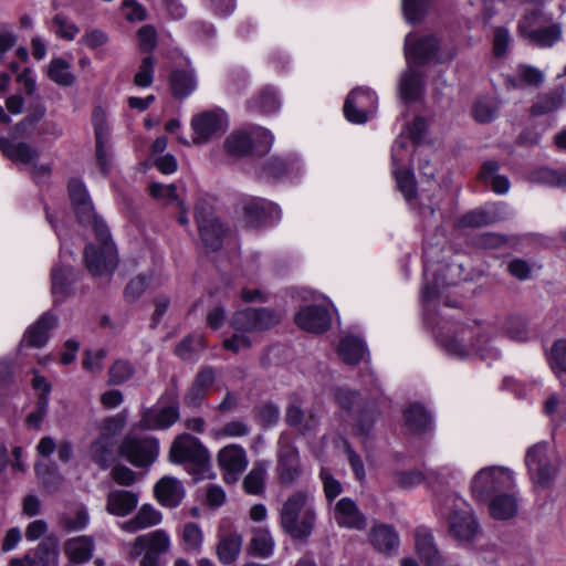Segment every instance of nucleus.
Returning a JSON list of instances; mask_svg holds the SVG:
<instances>
[{
    "mask_svg": "<svg viewBox=\"0 0 566 566\" xmlns=\"http://www.w3.org/2000/svg\"><path fill=\"white\" fill-rule=\"evenodd\" d=\"M70 199L80 223L92 226L98 247L88 244L84 251L85 265L94 276L109 275L117 266V252L111 239L109 230L95 210L88 191L78 179L69 182Z\"/></svg>",
    "mask_w": 566,
    "mask_h": 566,
    "instance_id": "f257e3e1",
    "label": "nucleus"
},
{
    "mask_svg": "<svg viewBox=\"0 0 566 566\" xmlns=\"http://www.w3.org/2000/svg\"><path fill=\"white\" fill-rule=\"evenodd\" d=\"M433 334L439 346L454 358L479 357L491 363L501 356L500 350L490 343V339L485 337L482 328L476 323L458 326L452 331L448 329L447 333L433 328Z\"/></svg>",
    "mask_w": 566,
    "mask_h": 566,
    "instance_id": "f03ea898",
    "label": "nucleus"
},
{
    "mask_svg": "<svg viewBox=\"0 0 566 566\" xmlns=\"http://www.w3.org/2000/svg\"><path fill=\"white\" fill-rule=\"evenodd\" d=\"M461 272L462 268L457 263L424 261L421 305L426 324L432 325V312L438 300L442 298L443 303L450 307L460 306V300H451L444 293L449 287H453L460 282Z\"/></svg>",
    "mask_w": 566,
    "mask_h": 566,
    "instance_id": "7ed1b4c3",
    "label": "nucleus"
},
{
    "mask_svg": "<svg viewBox=\"0 0 566 566\" xmlns=\"http://www.w3.org/2000/svg\"><path fill=\"white\" fill-rule=\"evenodd\" d=\"M315 499L310 490L292 493L280 510V525L294 539H307L316 525Z\"/></svg>",
    "mask_w": 566,
    "mask_h": 566,
    "instance_id": "20e7f679",
    "label": "nucleus"
},
{
    "mask_svg": "<svg viewBox=\"0 0 566 566\" xmlns=\"http://www.w3.org/2000/svg\"><path fill=\"white\" fill-rule=\"evenodd\" d=\"M440 514L446 517L449 535L460 546H469L480 532V525L470 503L450 493L438 500Z\"/></svg>",
    "mask_w": 566,
    "mask_h": 566,
    "instance_id": "39448f33",
    "label": "nucleus"
},
{
    "mask_svg": "<svg viewBox=\"0 0 566 566\" xmlns=\"http://www.w3.org/2000/svg\"><path fill=\"white\" fill-rule=\"evenodd\" d=\"M517 33L531 45L551 49L563 39L562 24L541 9L527 11L517 23Z\"/></svg>",
    "mask_w": 566,
    "mask_h": 566,
    "instance_id": "423d86ee",
    "label": "nucleus"
},
{
    "mask_svg": "<svg viewBox=\"0 0 566 566\" xmlns=\"http://www.w3.org/2000/svg\"><path fill=\"white\" fill-rule=\"evenodd\" d=\"M515 488L514 471L503 465L482 468L470 482V493L479 502H486L494 495L504 491H513Z\"/></svg>",
    "mask_w": 566,
    "mask_h": 566,
    "instance_id": "0eeeda50",
    "label": "nucleus"
},
{
    "mask_svg": "<svg viewBox=\"0 0 566 566\" xmlns=\"http://www.w3.org/2000/svg\"><path fill=\"white\" fill-rule=\"evenodd\" d=\"M405 59L408 65L418 66L428 63H444L455 56L454 50L442 51L440 39L432 33H408L403 45Z\"/></svg>",
    "mask_w": 566,
    "mask_h": 566,
    "instance_id": "6e6552de",
    "label": "nucleus"
},
{
    "mask_svg": "<svg viewBox=\"0 0 566 566\" xmlns=\"http://www.w3.org/2000/svg\"><path fill=\"white\" fill-rule=\"evenodd\" d=\"M46 219L60 241H62L61 229L48 211ZM71 259H73L72 251L66 248L64 242H61L60 260L51 271V291L55 303L63 302L67 296L74 293L73 285L77 280V273L70 262Z\"/></svg>",
    "mask_w": 566,
    "mask_h": 566,
    "instance_id": "1a4fd4ad",
    "label": "nucleus"
},
{
    "mask_svg": "<svg viewBox=\"0 0 566 566\" xmlns=\"http://www.w3.org/2000/svg\"><path fill=\"white\" fill-rule=\"evenodd\" d=\"M524 461L535 489L546 490L553 484L558 469L547 442L531 446L526 450Z\"/></svg>",
    "mask_w": 566,
    "mask_h": 566,
    "instance_id": "9d476101",
    "label": "nucleus"
},
{
    "mask_svg": "<svg viewBox=\"0 0 566 566\" xmlns=\"http://www.w3.org/2000/svg\"><path fill=\"white\" fill-rule=\"evenodd\" d=\"M274 142L273 134L263 127L251 126L249 129H239L231 133L224 147L229 155L234 157H244L255 150L258 154L270 151Z\"/></svg>",
    "mask_w": 566,
    "mask_h": 566,
    "instance_id": "9b49d317",
    "label": "nucleus"
},
{
    "mask_svg": "<svg viewBox=\"0 0 566 566\" xmlns=\"http://www.w3.org/2000/svg\"><path fill=\"white\" fill-rule=\"evenodd\" d=\"M195 217L203 245L211 251L219 250L228 238V228L213 214V207L209 198L198 199L195 207Z\"/></svg>",
    "mask_w": 566,
    "mask_h": 566,
    "instance_id": "f8f14e48",
    "label": "nucleus"
},
{
    "mask_svg": "<svg viewBox=\"0 0 566 566\" xmlns=\"http://www.w3.org/2000/svg\"><path fill=\"white\" fill-rule=\"evenodd\" d=\"M159 453V442L150 436L128 433L119 446V454L135 467L153 464Z\"/></svg>",
    "mask_w": 566,
    "mask_h": 566,
    "instance_id": "ddd939ff",
    "label": "nucleus"
},
{
    "mask_svg": "<svg viewBox=\"0 0 566 566\" xmlns=\"http://www.w3.org/2000/svg\"><path fill=\"white\" fill-rule=\"evenodd\" d=\"M335 398L338 405L347 412L348 419L353 426V433L361 439H367L371 432L375 416L368 408L358 407V394L349 389L339 388L336 390Z\"/></svg>",
    "mask_w": 566,
    "mask_h": 566,
    "instance_id": "4468645a",
    "label": "nucleus"
},
{
    "mask_svg": "<svg viewBox=\"0 0 566 566\" xmlns=\"http://www.w3.org/2000/svg\"><path fill=\"white\" fill-rule=\"evenodd\" d=\"M170 538L163 530H156L136 537L130 552L132 557L143 555L139 566H163L159 555L167 552Z\"/></svg>",
    "mask_w": 566,
    "mask_h": 566,
    "instance_id": "2eb2a0df",
    "label": "nucleus"
},
{
    "mask_svg": "<svg viewBox=\"0 0 566 566\" xmlns=\"http://www.w3.org/2000/svg\"><path fill=\"white\" fill-rule=\"evenodd\" d=\"M377 107L376 93L367 87H357L348 94L343 111L348 122L364 124L376 113Z\"/></svg>",
    "mask_w": 566,
    "mask_h": 566,
    "instance_id": "dca6fc26",
    "label": "nucleus"
},
{
    "mask_svg": "<svg viewBox=\"0 0 566 566\" xmlns=\"http://www.w3.org/2000/svg\"><path fill=\"white\" fill-rule=\"evenodd\" d=\"M228 127V118L223 111H205L195 115L191 119L193 130V144L208 143L221 136Z\"/></svg>",
    "mask_w": 566,
    "mask_h": 566,
    "instance_id": "f3484780",
    "label": "nucleus"
},
{
    "mask_svg": "<svg viewBox=\"0 0 566 566\" xmlns=\"http://www.w3.org/2000/svg\"><path fill=\"white\" fill-rule=\"evenodd\" d=\"M243 221L249 228H262L281 219L277 205L263 198H250L242 205Z\"/></svg>",
    "mask_w": 566,
    "mask_h": 566,
    "instance_id": "a211bd4d",
    "label": "nucleus"
},
{
    "mask_svg": "<svg viewBox=\"0 0 566 566\" xmlns=\"http://www.w3.org/2000/svg\"><path fill=\"white\" fill-rule=\"evenodd\" d=\"M169 458L171 462L177 464L185 462L202 464L208 461L209 452L198 438L184 433L172 442Z\"/></svg>",
    "mask_w": 566,
    "mask_h": 566,
    "instance_id": "6ab92c4d",
    "label": "nucleus"
},
{
    "mask_svg": "<svg viewBox=\"0 0 566 566\" xmlns=\"http://www.w3.org/2000/svg\"><path fill=\"white\" fill-rule=\"evenodd\" d=\"M407 143L403 137L396 138L391 148L392 175L398 190L402 193L407 203L412 207L416 199V180L413 172L409 169H399L398 166L405 160L402 149Z\"/></svg>",
    "mask_w": 566,
    "mask_h": 566,
    "instance_id": "aec40b11",
    "label": "nucleus"
},
{
    "mask_svg": "<svg viewBox=\"0 0 566 566\" xmlns=\"http://www.w3.org/2000/svg\"><path fill=\"white\" fill-rule=\"evenodd\" d=\"M302 405L298 395L290 396L285 410V422L303 436L314 433L319 426V417L313 408L303 409Z\"/></svg>",
    "mask_w": 566,
    "mask_h": 566,
    "instance_id": "412c9836",
    "label": "nucleus"
},
{
    "mask_svg": "<svg viewBox=\"0 0 566 566\" xmlns=\"http://www.w3.org/2000/svg\"><path fill=\"white\" fill-rule=\"evenodd\" d=\"M277 444V474L284 484H293L301 475L297 448L284 436L280 437Z\"/></svg>",
    "mask_w": 566,
    "mask_h": 566,
    "instance_id": "4be33fe9",
    "label": "nucleus"
},
{
    "mask_svg": "<svg viewBox=\"0 0 566 566\" xmlns=\"http://www.w3.org/2000/svg\"><path fill=\"white\" fill-rule=\"evenodd\" d=\"M60 547L54 536L44 538L35 549L29 551L22 558H12L10 566H59Z\"/></svg>",
    "mask_w": 566,
    "mask_h": 566,
    "instance_id": "5701e85b",
    "label": "nucleus"
},
{
    "mask_svg": "<svg viewBox=\"0 0 566 566\" xmlns=\"http://www.w3.org/2000/svg\"><path fill=\"white\" fill-rule=\"evenodd\" d=\"M217 461L227 483H234L248 467L245 450L239 444H228L219 450Z\"/></svg>",
    "mask_w": 566,
    "mask_h": 566,
    "instance_id": "b1692460",
    "label": "nucleus"
},
{
    "mask_svg": "<svg viewBox=\"0 0 566 566\" xmlns=\"http://www.w3.org/2000/svg\"><path fill=\"white\" fill-rule=\"evenodd\" d=\"M296 325L310 333L326 332L332 323L331 311L324 305H308L302 307L295 315Z\"/></svg>",
    "mask_w": 566,
    "mask_h": 566,
    "instance_id": "393cba45",
    "label": "nucleus"
},
{
    "mask_svg": "<svg viewBox=\"0 0 566 566\" xmlns=\"http://www.w3.org/2000/svg\"><path fill=\"white\" fill-rule=\"evenodd\" d=\"M333 517L338 526L361 531L367 518L350 497H342L333 509Z\"/></svg>",
    "mask_w": 566,
    "mask_h": 566,
    "instance_id": "a878e982",
    "label": "nucleus"
},
{
    "mask_svg": "<svg viewBox=\"0 0 566 566\" xmlns=\"http://www.w3.org/2000/svg\"><path fill=\"white\" fill-rule=\"evenodd\" d=\"M401 99L406 103L418 101L424 92V77L416 64L406 65L398 83Z\"/></svg>",
    "mask_w": 566,
    "mask_h": 566,
    "instance_id": "bb28decb",
    "label": "nucleus"
},
{
    "mask_svg": "<svg viewBox=\"0 0 566 566\" xmlns=\"http://www.w3.org/2000/svg\"><path fill=\"white\" fill-rule=\"evenodd\" d=\"M505 208L504 203H494L471 210L460 218L459 226L480 228L495 223L504 218Z\"/></svg>",
    "mask_w": 566,
    "mask_h": 566,
    "instance_id": "cd10ccee",
    "label": "nucleus"
},
{
    "mask_svg": "<svg viewBox=\"0 0 566 566\" xmlns=\"http://www.w3.org/2000/svg\"><path fill=\"white\" fill-rule=\"evenodd\" d=\"M157 501L165 507H177L185 497V488L180 480L174 476H163L154 488Z\"/></svg>",
    "mask_w": 566,
    "mask_h": 566,
    "instance_id": "c85d7f7f",
    "label": "nucleus"
},
{
    "mask_svg": "<svg viewBox=\"0 0 566 566\" xmlns=\"http://www.w3.org/2000/svg\"><path fill=\"white\" fill-rule=\"evenodd\" d=\"M179 418V409L171 405L163 408H150L143 412L139 426L143 429H166Z\"/></svg>",
    "mask_w": 566,
    "mask_h": 566,
    "instance_id": "c756f323",
    "label": "nucleus"
},
{
    "mask_svg": "<svg viewBox=\"0 0 566 566\" xmlns=\"http://www.w3.org/2000/svg\"><path fill=\"white\" fill-rule=\"evenodd\" d=\"M94 548L95 542L87 535L69 538L63 545V552L71 565L87 563L93 556Z\"/></svg>",
    "mask_w": 566,
    "mask_h": 566,
    "instance_id": "7c9ffc66",
    "label": "nucleus"
},
{
    "mask_svg": "<svg viewBox=\"0 0 566 566\" xmlns=\"http://www.w3.org/2000/svg\"><path fill=\"white\" fill-rule=\"evenodd\" d=\"M369 542L377 552L386 555L397 553L400 544L399 535L387 524L374 525L369 532Z\"/></svg>",
    "mask_w": 566,
    "mask_h": 566,
    "instance_id": "2f4dec72",
    "label": "nucleus"
},
{
    "mask_svg": "<svg viewBox=\"0 0 566 566\" xmlns=\"http://www.w3.org/2000/svg\"><path fill=\"white\" fill-rule=\"evenodd\" d=\"M138 501V494L133 491L113 490L107 494L106 511L115 516H126L136 509Z\"/></svg>",
    "mask_w": 566,
    "mask_h": 566,
    "instance_id": "473e14b6",
    "label": "nucleus"
},
{
    "mask_svg": "<svg viewBox=\"0 0 566 566\" xmlns=\"http://www.w3.org/2000/svg\"><path fill=\"white\" fill-rule=\"evenodd\" d=\"M243 536L237 531H230L219 535L217 544V556L221 564L230 565L234 563L242 548Z\"/></svg>",
    "mask_w": 566,
    "mask_h": 566,
    "instance_id": "72a5a7b5",
    "label": "nucleus"
},
{
    "mask_svg": "<svg viewBox=\"0 0 566 566\" xmlns=\"http://www.w3.org/2000/svg\"><path fill=\"white\" fill-rule=\"evenodd\" d=\"M56 323V316L51 312H45L27 329L23 342H27V344L32 347L39 348L44 346L49 339V332Z\"/></svg>",
    "mask_w": 566,
    "mask_h": 566,
    "instance_id": "f704fd0d",
    "label": "nucleus"
},
{
    "mask_svg": "<svg viewBox=\"0 0 566 566\" xmlns=\"http://www.w3.org/2000/svg\"><path fill=\"white\" fill-rule=\"evenodd\" d=\"M415 545L421 560L428 566H439L440 555L434 544L432 533L426 527L415 531Z\"/></svg>",
    "mask_w": 566,
    "mask_h": 566,
    "instance_id": "c9c22d12",
    "label": "nucleus"
},
{
    "mask_svg": "<svg viewBox=\"0 0 566 566\" xmlns=\"http://www.w3.org/2000/svg\"><path fill=\"white\" fill-rule=\"evenodd\" d=\"M163 520L161 513L150 504H144L138 512L128 521L120 524L123 531L135 533L159 524Z\"/></svg>",
    "mask_w": 566,
    "mask_h": 566,
    "instance_id": "e433bc0d",
    "label": "nucleus"
},
{
    "mask_svg": "<svg viewBox=\"0 0 566 566\" xmlns=\"http://www.w3.org/2000/svg\"><path fill=\"white\" fill-rule=\"evenodd\" d=\"M170 88L172 95L177 98H186L191 95L197 86V77L195 70L189 69H177L171 72L169 77Z\"/></svg>",
    "mask_w": 566,
    "mask_h": 566,
    "instance_id": "4c0bfd02",
    "label": "nucleus"
},
{
    "mask_svg": "<svg viewBox=\"0 0 566 566\" xmlns=\"http://www.w3.org/2000/svg\"><path fill=\"white\" fill-rule=\"evenodd\" d=\"M510 492H501L486 501L489 502V511L493 518L505 521L512 518L517 513V500Z\"/></svg>",
    "mask_w": 566,
    "mask_h": 566,
    "instance_id": "58836bf2",
    "label": "nucleus"
},
{
    "mask_svg": "<svg viewBox=\"0 0 566 566\" xmlns=\"http://www.w3.org/2000/svg\"><path fill=\"white\" fill-rule=\"evenodd\" d=\"M337 353L339 358L348 365H356L361 361L368 350L364 340L356 336H345L340 339Z\"/></svg>",
    "mask_w": 566,
    "mask_h": 566,
    "instance_id": "ea45409f",
    "label": "nucleus"
},
{
    "mask_svg": "<svg viewBox=\"0 0 566 566\" xmlns=\"http://www.w3.org/2000/svg\"><path fill=\"white\" fill-rule=\"evenodd\" d=\"M275 542L268 528L256 527L252 531V537L248 546V554L260 558H269L273 555Z\"/></svg>",
    "mask_w": 566,
    "mask_h": 566,
    "instance_id": "a19ab883",
    "label": "nucleus"
},
{
    "mask_svg": "<svg viewBox=\"0 0 566 566\" xmlns=\"http://www.w3.org/2000/svg\"><path fill=\"white\" fill-rule=\"evenodd\" d=\"M281 101L277 93L272 87H264L256 96L251 98L248 103V108L252 112L270 115L279 111Z\"/></svg>",
    "mask_w": 566,
    "mask_h": 566,
    "instance_id": "79ce46f5",
    "label": "nucleus"
},
{
    "mask_svg": "<svg viewBox=\"0 0 566 566\" xmlns=\"http://www.w3.org/2000/svg\"><path fill=\"white\" fill-rule=\"evenodd\" d=\"M3 154L13 161L30 164L38 157V151L27 143H15L9 138L0 139Z\"/></svg>",
    "mask_w": 566,
    "mask_h": 566,
    "instance_id": "37998d69",
    "label": "nucleus"
},
{
    "mask_svg": "<svg viewBox=\"0 0 566 566\" xmlns=\"http://www.w3.org/2000/svg\"><path fill=\"white\" fill-rule=\"evenodd\" d=\"M18 392V387L12 378V364L7 359L0 360V413L8 406L9 400Z\"/></svg>",
    "mask_w": 566,
    "mask_h": 566,
    "instance_id": "c03bdc74",
    "label": "nucleus"
},
{
    "mask_svg": "<svg viewBox=\"0 0 566 566\" xmlns=\"http://www.w3.org/2000/svg\"><path fill=\"white\" fill-rule=\"evenodd\" d=\"M565 90L556 87L553 91L539 95L531 108L532 115L542 116L556 112L564 101Z\"/></svg>",
    "mask_w": 566,
    "mask_h": 566,
    "instance_id": "a18cd8bd",
    "label": "nucleus"
},
{
    "mask_svg": "<svg viewBox=\"0 0 566 566\" xmlns=\"http://www.w3.org/2000/svg\"><path fill=\"white\" fill-rule=\"evenodd\" d=\"M499 165L496 161H485L480 170L479 177L485 184H490L492 190L497 195H505L510 189V181L505 176L497 175Z\"/></svg>",
    "mask_w": 566,
    "mask_h": 566,
    "instance_id": "49530a36",
    "label": "nucleus"
},
{
    "mask_svg": "<svg viewBox=\"0 0 566 566\" xmlns=\"http://www.w3.org/2000/svg\"><path fill=\"white\" fill-rule=\"evenodd\" d=\"M405 424L410 432H421L431 423L430 413L419 403L410 405L403 412Z\"/></svg>",
    "mask_w": 566,
    "mask_h": 566,
    "instance_id": "de8ad7c7",
    "label": "nucleus"
},
{
    "mask_svg": "<svg viewBox=\"0 0 566 566\" xmlns=\"http://www.w3.org/2000/svg\"><path fill=\"white\" fill-rule=\"evenodd\" d=\"M290 175V165L280 157H270L258 169L256 176L262 180L274 181Z\"/></svg>",
    "mask_w": 566,
    "mask_h": 566,
    "instance_id": "09e8293b",
    "label": "nucleus"
},
{
    "mask_svg": "<svg viewBox=\"0 0 566 566\" xmlns=\"http://www.w3.org/2000/svg\"><path fill=\"white\" fill-rule=\"evenodd\" d=\"M503 329L511 339L516 342H526L531 338L527 319L521 315H509Z\"/></svg>",
    "mask_w": 566,
    "mask_h": 566,
    "instance_id": "8fccbe9b",
    "label": "nucleus"
},
{
    "mask_svg": "<svg viewBox=\"0 0 566 566\" xmlns=\"http://www.w3.org/2000/svg\"><path fill=\"white\" fill-rule=\"evenodd\" d=\"M48 76L51 81L61 86H71L75 82V76L71 72L70 64L63 59H53L50 62Z\"/></svg>",
    "mask_w": 566,
    "mask_h": 566,
    "instance_id": "3c124183",
    "label": "nucleus"
},
{
    "mask_svg": "<svg viewBox=\"0 0 566 566\" xmlns=\"http://www.w3.org/2000/svg\"><path fill=\"white\" fill-rule=\"evenodd\" d=\"M500 109L497 99L493 96L480 97L473 106V116L480 123L492 122Z\"/></svg>",
    "mask_w": 566,
    "mask_h": 566,
    "instance_id": "603ef678",
    "label": "nucleus"
},
{
    "mask_svg": "<svg viewBox=\"0 0 566 566\" xmlns=\"http://www.w3.org/2000/svg\"><path fill=\"white\" fill-rule=\"evenodd\" d=\"M114 448V441L97 437V439L91 444L90 453L95 463L102 469H106L112 460V452Z\"/></svg>",
    "mask_w": 566,
    "mask_h": 566,
    "instance_id": "864d4df0",
    "label": "nucleus"
},
{
    "mask_svg": "<svg viewBox=\"0 0 566 566\" xmlns=\"http://www.w3.org/2000/svg\"><path fill=\"white\" fill-rule=\"evenodd\" d=\"M266 465L263 462L254 463L251 471L244 478L243 488L249 494H260L264 489Z\"/></svg>",
    "mask_w": 566,
    "mask_h": 566,
    "instance_id": "5fc2aeb1",
    "label": "nucleus"
},
{
    "mask_svg": "<svg viewBox=\"0 0 566 566\" xmlns=\"http://www.w3.org/2000/svg\"><path fill=\"white\" fill-rule=\"evenodd\" d=\"M203 542V534L200 526L195 522L184 525L181 532V545L186 552H199Z\"/></svg>",
    "mask_w": 566,
    "mask_h": 566,
    "instance_id": "6e6d98bb",
    "label": "nucleus"
},
{
    "mask_svg": "<svg viewBox=\"0 0 566 566\" xmlns=\"http://www.w3.org/2000/svg\"><path fill=\"white\" fill-rule=\"evenodd\" d=\"M90 523V514L84 505L75 507L73 513H65L62 516L64 528L70 532H78L85 530Z\"/></svg>",
    "mask_w": 566,
    "mask_h": 566,
    "instance_id": "4d7b16f0",
    "label": "nucleus"
},
{
    "mask_svg": "<svg viewBox=\"0 0 566 566\" xmlns=\"http://www.w3.org/2000/svg\"><path fill=\"white\" fill-rule=\"evenodd\" d=\"M520 82L530 86H539L544 82V74L536 67L518 65L516 70V78H511L510 83L514 87H518Z\"/></svg>",
    "mask_w": 566,
    "mask_h": 566,
    "instance_id": "13d9d810",
    "label": "nucleus"
},
{
    "mask_svg": "<svg viewBox=\"0 0 566 566\" xmlns=\"http://www.w3.org/2000/svg\"><path fill=\"white\" fill-rule=\"evenodd\" d=\"M430 0H402V12L408 23H418L426 15Z\"/></svg>",
    "mask_w": 566,
    "mask_h": 566,
    "instance_id": "bf43d9fd",
    "label": "nucleus"
},
{
    "mask_svg": "<svg viewBox=\"0 0 566 566\" xmlns=\"http://www.w3.org/2000/svg\"><path fill=\"white\" fill-rule=\"evenodd\" d=\"M531 179L549 186L566 187V169L539 168L532 174Z\"/></svg>",
    "mask_w": 566,
    "mask_h": 566,
    "instance_id": "052dcab7",
    "label": "nucleus"
},
{
    "mask_svg": "<svg viewBox=\"0 0 566 566\" xmlns=\"http://www.w3.org/2000/svg\"><path fill=\"white\" fill-rule=\"evenodd\" d=\"M44 114L45 108L42 106L38 107L32 114L28 115L13 127V136L17 138L32 136L35 125L42 119Z\"/></svg>",
    "mask_w": 566,
    "mask_h": 566,
    "instance_id": "680f3d73",
    "label": "nucleus"
},
{
    "mask_svg": "<svg viewBox=\"0 0 566 566\" xmlns=\"http://www.w3.org/2000/svg\"><path fill=\"white\" fill-rule=\"evenodd\" d=\"M205 347V339L201 335H190L184 338L176 347L175 353L181 359H190Z\"/></svg>",
    "mask_w": 566,
    "mask_h": 566,
    "instance_id": "e2e57ef3",
    "label": "nucleus"
},
{
    "mask_svg": "<svg viewBox=\"0 0 566 566\" xmlns=\"http://www.w3.org/2000/svg\"><path fill=\"white\" fill-rule=\"evenodd\" d=\"M125 422L126 415L124 412L107 417L99 423L98 436L115 441L117 434L123 430Z\"/></svg>",
    "mask_w": 566,
    "mask_h": 566,
    "instance_id": "0e129e2a",
    "label": "nucleus"
},
{
    "mask_svg": "<svg viewBox=\"0 0 566 566\" xmlns=\"http://www.w3.org/2000/svg\"><path fill=\"white\" fill-rule=\"evenodd\" d=\"M35 471L43 486L50 492L56 491L60 488L62 476L56 469H51L46 463L38 462Z\"/></svg>",
    "mask_w": 566,
    "mask_h": 566,
    "instance_id": "69168bd1",
    "label": "nucleus"
},
{
    "mask_svg": "<svg viewBox=\"0 0 566 566\" xmlns=\"http://www.w3.org/2000/svg\"><path fill=\"white\" fill-rule=\"evenodd\" d=\"M548 363L557 376L560 373H566V339H558L554 343L548 356Z\"/></svg>",
    "mask_w": 566,
    "mask_h": 566,
    "instance_id": "338daca9",
    "label": "nucleus"
},
{
    "mask_svg": "<svg viewBox=\"0 0 566 566\" xmlns=\"http://www.w3.org/2000/svg\"><path fill=\"white\" fill-rule=\"evenodd\" d=\"M134 375V366L124 359L116 360L108 370L109 384L120 385L129 380Z\"/></svg>",
    "mask_w": 566,
    "mask_h": 566,
    "instance_id": "774afa93",
    "label": "nucleus"
}]
</instances>
